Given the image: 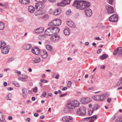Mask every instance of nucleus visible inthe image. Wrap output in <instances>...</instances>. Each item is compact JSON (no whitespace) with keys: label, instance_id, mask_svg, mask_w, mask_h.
<instances>
[{"label":"nucleus","instance_id":"nucleus-21","mask_svg":"<svg viewBox=\"0 0 122 122\" xmlns=\"http://www.w3.org/2000/svg\"><path fill=\"white\" fill-rule=\"evenodd\" d=\"M70 32L68 28H66L64 30V34L66 36L69 35L70 34Z\"/></svg>","mask_w":122,"mask_h":122},{"label":"nucleus","instance_id":"nucleus-7","mask_svg":"<svg viewBox=\"0 0 122 122\" xmlns=\"http://www.w3.org/2000/svg\"><path fill=\"white\" fill-rule=\"evenodd\" d=\"M92 100V99L88 97H83L81 99L80 102L84 104H85L91 102Z\"/></svg>","mask_w":122,"mask_h":122},{"label":"nucleus","instance_id":"nucleus-61","mask_svg":"<svg viewBox=\"0 0 122 122\" xmlns=\"http://www.w3.org/2000/svg\"><path fill=\"white\" fill-rule=\"evenodd\" d=\"M34 116L36 117H37L38 116V114L36 113H35L34 114Z\"/></svg>","mask_w":122,"mask_h":122},{"label":"nucleus","instance_id":"nucleus-8","mask_svg":"<svg viewBox=\"0 0 122 122\" xmlns=\"http://www.w3.org/2000/svg\"><path fill=\"white\" fill-rule=\"evenodd\" d=\"M117 54L118 55L122 56V47L117 48L114 51L113 54L114 55H116Z\"/></svg>","mask_w":122,"mask_h":122},{"label":"nucleus","instance_id":"nucleus-42","mask_svg":"<svg viewBox=\"0 0 122 122\" xmlns=\"http://www.w3.org/2000/svg\"><path fill=\"white\" fill-rule=\"evenodd\" d=\"M71 14V11L70 10H69L66 11V15H70Z\"/></svg>","mask_w":122,"mask_h":122},{"label":"nucleus","instance_id":"nucleus-26","mask_svg":"<svg viewBox=\"0 0 122 122\" xmlns=\"http://www.w3.org/2000/svg\"><path fill=\"white\" fill-rule=\"evenodd\" d=\"M19 1L23 4H28L30 2L29 0H19Z\"/></svg>","mask_w":122,"mask_h":122},{"label":"nucleus","instance_id":"nucleus-64","mask_svg":"<svg viewBox=\"0 0 122 122\" xmlns=\"http://www.w3.org/2000/svg\"><path fill=\"white\" fill-rule=\"evenodd\" d=\"M8 119L10 120H12V117L11 116H10L8 117Z\"/></svg>","mask_w":122,"mask_h":122},{"label":"nucleus","instance_id":"nucleus-54","mask_svg":"<svg viewBox=\"0 0 122 122\" xmlns=\"http://www.w3.org/2000/svg\"><path fill=\"white\" fill-rule=\"evenodd\" d=\"M93 112L92 111V110H89V111H88V114L89 115H91Z\"/></svg>","mask_w":122,"mask_h":122},{"label":"nucleus","instance_id":"nucleus-49","mask_svg":"<svg viewBox=\"0 0 122 122\" xmlns=\"http://www.w3.org/2000/svg\"><path fill=\"white\" fill-rule=\"evenodd\" d=\"M15 59L13 57L9 58L8 59V62H10L14 60Z\"/></svg>","mask_w":122,"mask_h":122},{"label":"nucleus","instance_id":"nucleus-22","mask_svg":"<svg viewBox=\"0 0 122 122\" xmlns=\"http://www.w3.org/2000/svg\"><path fill=\"white\" fill-rule=\"evenodd\" d=\"M22 95L24 98H26L27 96V90L25 88H23L22 89Z\"/></svg>","mask_w":122,"mask_h":122},{"label":"nucleus","instance_id":"nucleus-18","mask_svg":"<svg viewBox=\"0 0 122 122\" xmlns=\"http://www.w3.org/2000/svg\"><path fill=\"white\" fill-rule=\"evenodd\" d=\"M108 94L107 93H105L103 94L99 95L100 101L102 102L104 100L106 96H108Z\"/></svg>","mask_w":122,"mask_h":122},{"label":"nucleus","instance_id":"nucleus-9","mask_svg":"<svg viewBox=\"0 0 122 122\" xmlns=\"http://www.w3.org/2000/svg\"><path fill=\"white\" fill-rule=\"evenodd\" d=\"M118 18L117 15L116 14H114L110 17L109 20L111 22H116L117 21Z\"/></svg>","mask_w":122,"mask_h":122},{"label":"nucleus","instance_id":"nucleus-14","mask_svg":"<svg viewBox=\"0 0 122 122\" xmlns=\"http://www.w3.org/2000/svg\"><path fill=\"white\" fill-rule=\"evenodd\" d=\"M51 30L52 32L53 35L55 34H57L58 33L60 30L59 28L56 27L51 26Z\"/></svg>","mask_w":122,"mask_h":122},{"label":"nucleus","instance_id":"nucleus-12","mask_svg":"<svg viewBox=\"0 0 122 122\" xmlns=\"http://www.w3.org/2000/svg\"><path fill=\"white\" fill-rule=\"evenodd\" d=\"M70 3V0H64L61 3H58L57 5L58 6H64L67 5H68Z\"/></svg>","mask_w":122,"mask_h":122},{"label":"nucleus","instance_id":"nucleus-48","mask_svg":"<svg viewBox=\"0 0 122 122\" xmlns=\"http://www.w3.org/2000/svg\"><path fill=\"white\" fill-rule=\"evenodd\" d=\"M15 73H16L18 75H20L21 74V72L20 71H18L17 70H15Z\"/></svg>","mask_w":122,"mask_h":122},{"label":"nucleus","instance_id":"nucleus-31","mask_svg":"<svg viewBox=\"0 0 122 122\" xmlns=\"http://www.w3.org/2000/svg\"><path fill=\"white\" fill-rule=\"evenodd\" d=\"M31 47V46L29 44H27L24 46L23 48L25 50H29L30 49Z\"/></svg>","mask_w":122,"mask_h":122},{"label":"nucleus","instance_id":"nucleus-43","mask_svg":"<svg viewBox=\"0 0 122 122\" xmlns=\"http://www.w3.org/2000/svg\"><path fill=\"white\" fill-rule=\"evenodd\" d=\"M39 39L43 40L45 39V37L43 36H39Z\"/></svg>","mask_w":122,"mask_h":122},{"label":"nucleus","instance_id":"nucleus-38","mask_svg":"<svg viewBox=\"0 0 122 122\" xmlns=\"http://www.w3.org/2000/svg\"><path fill=\"white\" fill-rule=\"evenodd\" d=\"M16 20L18 22H21L23 21L24 19L22 18L18 17L17 18Z\"/></svg>","mask_w":122,"mask_h":122},{"label":"nucleus","instance_id":"nucleus-17","mask_svg":"<svg viewBox=\"0 0 122 122\" xmlns=\"http://www.w3.org/2000/svg\"><path fill=\"white\" fill-rule=\"evenodd\" d=\"M44 30V28L41 27L35 29L34 31L35 33L37 34H40L42 33L43 32Z\"/></svg>","mask_w":122,"mask_h":122},{"label":"nucleus","instance_id":"nucleus-51","mask_svg":"<svg viewBox=\"0 0 122 122\" xmlns=\"http://www.w3.org/2000/svg\"><path fill=\"white\" fill-rule=\"evenodd\" d=\"M46 1V0H40L39 2L43 4V3H45Z\"/></svg>","mask_w":122,"mask_h":122},{"label":"nucleus","instance_id":"nucleus-37","mask_svg":"<svg viewBox=\"0 0 122 122\" xmlns=\"http://www.w3.org/2000/svg\"><path fill=\"white\" fill-rule=\"evenodd\" d=\"M100 107V106L96 104L95 105L93 108V111L96 110L98 109Z\"/></svg>","mask_w":122,"mask_h":122},{"label":"nucleus","instance_id":"nucleus-24","mask_svg":"<svg viewBox=\"0 0 122 122\" xmlns=\"http://www.w3.org/2000/svg\"><path fill=\"white\" fill-rule=\"evenodd\" d=\"M28 10L30 13H32L34 12L35 9L33 6L30 5L28 7Z\"/></svg>","mask_w":122,"mask_h":122},{"label":"nucleus","instance_id":"nucleus-23","mask_svg":"<svg viewBox=\"0 0 122 122\" xmlns=\"http://www.w3.org/2000/svg\"><path fill=\"white\" fill-rule=\"evenodd\" d=\"M41 55L43 58H46L48 56L47 53L45 51H43L41 53Z\"/></svg>","mask_w":122,"mask_h":122},{"label":"nucleus","instance_id":"nucleus-20","mask_svg":"<svg viewBox=\"0 0 122 122\" xmlns=\"http://www.w3.org/2000/svg\"><path fill=\"white\" fill-rule=\"evenodd\" d=\"M1 49L2 53L3 54H7L8 53V46H7L3 47Z\"/></svg>","mask_w":122,"mask_h":122},{"label":"nucleus","instance_id":"nucleus-56","mask_svg":"<svg viewBox=\"0 0 122 122\" xmlns=\"http://www.w3.org/2000/svg\"><path fill=\"white\" fill-rule=\"evenodd\" d=\"M112 99L111 98H109L108 99H107V101L108 102V103H109L110 102V101H111Z\"/></svg>","mask_w":122,"mask_h":122},{"label":"nucleus","instance_id":"nucleus-32","mask_svg":"<svg viewBox=\"0 0 122 122\" xmlns=\"http://www.w3.org/2000/svg\"><path fill=\"white\" fill-rule=\"evenodd\" d=\"M61 13V10L60 9H57L53 13L54 15H58Z\"/></svg>","mask_w":122,"mask_h":122},{"label":"nucleus","instance_id":"nucleus-36","mask_svg":"<svg viewBox=\"0 0 122 122\" xmlns=\"http://www.w3.org/2000/svg\"><path fill=\"white\" fill-rule=\"evenodd\" d=\"M46 49L49 51H52V47L50 45H47L46 46Z\"/></svg>","mask_w":122,"mask_h":122},{"label":"nucleus","instance_id":"nucleus-1","mask_svg":"<svg viewBox=\"0 0 122 122\" xmlns=\"http://www.w3.org/2000/svg\"><path fill=\"white\" fill-rule=\"evenodd\" d=\"M91 5V4L88 1L83 0L78 1H75L73 3V6L78 9L83 10L86 9L89 7Z\"/></svg>","mask_w":122,"mask_h":122},{"label":"nucleus","instance_id":"nucleus-11","mask_svg":"<svg viewBox=\"0 0 122 122\" xmlns=\"http://www.w3.org/2000/svg\"><path fill=\"white\" fill-rule=\"evenodd\" d=\"M51 41L54 42H56L58 41L60 39V36L57 35H55L54 36H52L50 38Z\"/></svg>","mask_w":122,"mask_h":122},{"label":"nucleus","instance_id":"nucleus-57","mask_svg":"<svg viewBox=\"0 0 122 122\" xmlns=\"http://www.w3.org/2000/svg\"><path fill=\"white\" fill-rule=\"evenodd\" d=\"M23 78L26 79L28 78V77L27 76L25 75H24L23 76Z\"/></svg>","mask_w":122,"mask_h":122},{"label":"nucleus","instance_id":"nucleus-59","mask_svg":"<svg viewBox=\"0 0 122 122\" xmlns=\"http://www.w3.org/2000/svg\"><path fill=\"white\" fill-rule=\"evenodd\" d=\"M43 96L44 97H45L46 95V92H44L42 93V94Z\"/></svg>","mask_w":122,"mask_h":122},{"label":"nucleus","instance_id":"nucleus-13","mask_svg":"<svg viewBox=\"0 0 122 122\" xmlns=\"http://www.w3.org/2000/svg\"><path fill=\"white\" fill-rule=\"evenodd\" d=\"M84 12L86 16L88 17L91 16L92 15V10L88 8L85 10Z\"/></svg>","mask_w":122,"mask_h":122},{"label":"nucleus","instance_id":"nucleus-40","mask_svg":"<svg viewBox=\"0 0 122 122\" xmlns=\"http://www.w3.org/2000/svg\"><path fill=\"white\" fill-rule=\"evenodd\" d=\"M122 84V79L121 78L120 79L119 81L117 83V86H118Z\"/></svg>","mask_w":122,"mask_h":122},{"label":"nucleus","instance_id":"nucleus-4","mask_svg":"<svg viewBox=\"0 0 122 122\" xmlns=\"http://www.w3.org/2000/svg\"><path fill=\"white\" fill-rule=\"evenodd\" d=\"M61 21L60 20L55 19L50 22L48 24V25L49 26H58L61 25Z\"/></svg>","mask_w":122,"mask_h":122},{"label":"nucleus","instance_id":"nucleus-2","mask_svg":"<svg viewBox=\"0 0 122 122\" xmlns=\"http://www.w3.org/2000/svg\"><path fill=\"white\" fill-rule=\"evenodd\" d=\"M80 104L77 100H73L70 101L66 105V107L70 111H72L76 107L79 106Z\"/></svg>","mask_w":122,"mask_h":122},{"label":"nucleus","instance_id":"nucleus-16","mask_svg":"<svg viewBox=\"0 0 122 122\" xmlns=\"http://www.w3.org/2000/svg\"><path fill=\"white\" fill-rule=\"evenodd\" d=\"M51 27L47 28L45 31V32L47 36H50L53 35L52 31L51 30Z\"/></svg>","mask_w":122,"mask_h":122},{"label":"nucleus","instance_id":"nucleus-28","mask_svg":"<svg viewBox=\"0 0 122 122\" xmlns=\"http://www.w3.org/2000/svg\"><path fill=\"white\" fill-rule=\"evenodd\" d=\"M5 120V117L4 114L2 112H0V122H2Z\"/></svg>","mask_w":122,"mask_h":122},{"label":"nucleus","instance_id":"nucleus-55","mask_svg":"<svg viewBox=\"0 0 122 122\" xmlns=\"http://www.w3.org/2000/svg\"><path fill=\"white\" fill-rule=\"evenodd\" d=\"M37 87H36L34 89L33 91L34 92H36L37 91Z\"/></svg>","mask_w":122,"mask_h":122},{"label":"nucleus","instance_id":"nucleus-19","mask_svg":"<svg viewBox=\"0 0 122 122\" xmlns=\"http://www.w3.org/2000/svg\"><path fill=\"white\" fill-rule=\"evenodd\" d=\"M31 52L33 54L36 55H38L40 53V49L38 48H35L34 49L32 48Z\"/></svg>","mask_w":122,"mask_h":122},{"label":"nucleus","instance_id":"nucleus-30","mask_svg":"<svg viewBox=\"0 0 122 122\" xmlns=\"http://www.w3.org/2000/svg\"><path fill=\"white\" fill-rule=\"evenodd\" d=\"M92 98L94 100L96 101H100L99 95L93 96Z\"/></svg>","mask_w":122,"mask_h":122},{"label":"nucleus","instance_id":"nucleus-6","mask_svg":"<svg viewBox=\"0 0 122 122\" xmlns=\"http://www.w3.org/2000/svg\"><path fill=\"white\" fill-rule=\"evenodd\" d=\"M35 7L37 10H42L44 8V6L43 4L37 2L36 4Z\"/></svg>","mask_w":122,"mask_h":122},{"label":"nucleus","instance_id":"nucleus-62","mask_svg":"<svg viewBox=\"0 0 122 122\" xmlns=\"http://www.w3.org/2000/svg\"><path fill=\"white\" fill-rule=\"evenodd\" d=\"M67 89V88L66 87H64L62 89V90L65 91Z\"/></svg>","mask_w":122,"mask_h":122},{"label":"nucleus","instance_id":"nucleus-27","mask_svg":"<svg viewBox=\"0 0 122 122\" xmlns=\"http://www.w3.org/2000/svg\"><path fill=\"white\" fill-rule=\"evenodd\" d=\"M97 117L96 115H94L92 117L86 118V119H89L90 121L91 120L92 121H93L96 119Z\"/></svg>","mask_w":122,"mask_h":122},{"label":"nucleus","instance_id":"nucleus-41","mask_svg":"<svg viewBox=\"0 0 122 122\" xmlns=\"http://www.w3.org/2000/svg\"><path fill=\"white\" fill-rule=\"evenodd\" d=\"M116 122H122V117H118L116 120Z\"/></svg>","mask_w":122,"mask_h":122},{"label":"nucleus","instance_id":"nucleus-47","mask_svg":"<svg viewBox=\"0 0 122 122\" xmlns=\"http://www.w3.org/2000/svg\"><path fill=\"white\" fill-rule=\"evenodd\" d=\"M14 84L15 86L17 87H19L20 86L19 84L16 82H15L14 83Z\"/></svg>","mask_w":122,"mask_h":122},{"label":"nucleus","instance_id":"nucleus-3","mask_svg":"<svg viewBox=\"0 0 122 122\" xmlns=\"http://www.w3.org/2000/svg\"><path fill=\"white\" fill-rule=\"evenodd\" d=\"M77 114L79 115L83 116L85 115L86 113V108L83 106L77 109Z\"/></svg>","mask_w":122,"mask_h":122},{"label":"nucleus","instance_id":"nucleus-39","mask_svg":"<svg viewBox=\"0 0 122 122\" xmlns=\"http://www.w3.org/2000/svg\"><path fill=\"white\" fill-rule=\"evenodd\" d=\"M48 15H44L42 17L43 19L44 20H46L48 19Z\"/></svg>","mask_w":122,"mask_h":122},{"label":"nucleus","instance_id":"nucleus-25","mask_svg":"<svg viewBox=\"0 0 122 122\" xmlns=\"http://www.w3.org/2000/svg\"><path fill=\"white\" fill-rule=\"evenodd\" d=\"M35 13V15L36 16H39L43 14L42 10H37Z\"/></svg>","mask_w":122,"mask_h":122},{"label":"nucleus","instance_id":"nucleus-53","mask_svg":"<svg viewBox=\"0 0 122 122\" xmlns=\"http://www.w3.org/2000/svg\"><path fill=\"white\" fill-rule=\"evenodd\" d=\"M53 12V10L52 9H51L49 11V12L50 14H51Z\"/></svg>","mask_w":122,"mask_h":122},{"label":"nucleus","instance_id":"nucleus-63","mask_svg":"<svg viewBox=\"0 0 122 122\" xmlns=\"http://www.w3.org/2000/svg\"><path fill=\"white\" fill-rule=\"evenodd\" d=\"M7 83L6 82H5L4 83V86H7Z\"/></svg>","mask_w":122,"mask_h":122},{"label":"nucleus","instance_id":"nucleus-34","mask_svg":"<svg viewBox=\"0 0 122 122\" xmlns=\"http://www.w3.org/2000/svg\"><path fill=\"white\" fill-rule=\"evenodd\" d=\"M6 45V43L4 41H0V49L1 47L5 46Z\"/></svg>","mask_w":122,"mask_h":122},{"label":"nucleus","instance_id":"nucleus-58","mask_svg":"<svg viewBox=\"0 0 122 122\" xmlns=\"http://www.w3.org/2000/svg\"><path fill=\"white\" fill-rule=\"evenodd\" d=\"M102 51V50L101 49H100L98 50L97 51V53L99 54L101 53Z\"/></svg>","mask_w":122,"mask_h":122},{"label":"nucleus","instance_id":"nucleus-44","mask_svg":"<svg viewBox=\"0 0 122 122\" xmlns=\"http://www.w3.org/2000/svg\"><path fill=\"white\" fill-rule=\"evenodd\" d=\"M12 97V94L10 93L8 94V100H11V97Z\"/></svg>","mask_w":122,"mask_h":122},{"label":"nucleus","instance_id":"nucleus-5","mask_svg":"<svg viewBox=\"0 0 122 122\" xmlns=\"http://www.w3.org/2000/svg\"><path fill=\"white\" fill-rule=\"evenodd\" d=\"M105 8L108 14H111L114 12V10L113 7L109 5H106Z\"/></svg>","mask_w":122,"mask_h":122},{"label":"nucleus","instance_id":"nucleus-60","mask_svg":"<svg viewBox=\"0 0 122 122\" xmlns=\"http://www.w3.org/2000/svg\"><path fill=\"white\" fill-rule=\"evenodd\" d=\"M13 88L11 87H9L8 88V90L9 91H12L13 90Z\"/></svg>","mask_w":122,"mask_h":122},{"label":"nucleus","instance_id":"nucleus-45","mask_svg":"<svg viewBox=\"0 0 122 122\" xmlns=\"http://www.w3.org/2000/svg\"><path fill=\"white\" fill-rule=\"evenodd\" d=\"M40 81L42 83H46L48 82V81L47 80H46L44 79H41L40 80Z\"/></svg>","mask_w":122,"mask_h":122},{"label":"nucleus","instance_id":"nucleus-35","mask_svg":"<svg viewBox=\"0 0 122 122\" xmlns=\"http://www.w3.org/2000/svg\"><path fill=\"white\" fill-rule=\"evenodd\" d=\"M4 28V24L2 22H0V30H3Z\"/></svg>","mask_w":122,"mask_h":122},{"label":"nucleus","instance_id":"nucleus-50","mask_svg":"<svg viewBox=\"0 0 122 122\" xmlns=\"http://www.w3.org/2000/svg\"><path fill=\"white\" fill-rule=\"evenodd\" d=\"M72 83L71 81H69L68 82V87H71Z\"/></svg>","mask_w":122,"mask_h":122},{"label":"nucleus","instance_id":"nucleus-10","mask_svg":"<svg viewBox=\"0 0 122 122\" xmlns=\"http://www.w3.org/2000/svg\"><path fill=\"white\" fill-rule=\"evenodd\" d=\"M72 119V117L70 116H66L63 117L62 120L64 122H71Z\"/></svg>","mask_w":122,"mask_h":122},{"label":"nucleus","instance_id":"nucleus-52","mask_svg":"<svg viewBox=\"0 0 122 122\" xmlns=\"http://www.w3.org/2000/svg\"><path fill=\"white\" fill-rule=\"evenodd\" d=\"M94 88L93 87H91L90 88H89L87 89V91H89L90 90H92L94 89Z\"/></svg>","mask_w":122,"mask_h":122},{"label":"nucleus","instance_id":"nucleus-29","mask_svg":"<svg viewBox=\"0 0 122 122\" xmlns=\"http://www.w3.org/2000/svg\"><path fill=\"white\" fill-rule=\"evenodd\" d=\"M32 61L33 63H37L40 62L41 61V60L39 57H37L34 60H33Z\"/></svg>","mask_w":122,"mask_h":122},{"label":"nucleus","instance_id":"nucleus-15","mask_svg":"<svg viewBox=\"0 0 122 122\" xmlns=\"http://www.w3.org/2000/svg\"><path fill=\"white\" fill-rule=\"evenodd\" d=\"M66 23L68 26L71 28H74L76 27V25L74 23L70 20H67L66 21Z\"/></svg>","mask_w":122,"mask_h":122},{"label":"nucleus","instance_id":"nucleus-33","mask_svg":"<svg viewBox=\"0 0 122 122\" xmlns=\"http://www.w3.org/2000/svg\"><path fill=\"white\" fill-rule=\"evenodd\" d=\"M108 57L107 55L106 54H103L100 56V58L102 60H104L105 59Z\"/></svg>","mask_w":122,"mask_h":122},{"label":"nucleus","instance_id":"nucleus-46","mask_svg":"<svg viewBox=\"0 0 122 122\" xmlns=\"http://www.w3.org/2000/svg\"><path fill=\"white\" fill-rule=\"evenodd\" d=\"M107 2L111 5L112 4V3L113 0H107Z\"/></svg>","mask_w":122,"mask_h":122}]
</instances>
